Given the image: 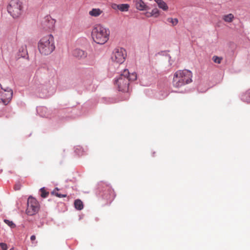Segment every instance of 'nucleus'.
Wrapping results in <instances>:
<instances>
[{"mask_svg": "<svg viewBox=\"0 0 250 250\" xmlns=\"http://www.w3.org/2000/svg\"><path fill=\"white\" fill-rule=\"evenodd\" d=\"M192 73L188 70H178L174 74L173 85L176 88L181 87L192 82Z\"/></svg>", "mask_w": 250, "mask_h": 250, "instance_id": "f257e3e1", "label": "nucleus"}, {"mask_svg": "<svg viewBox=\"0 0 250 250\" xmlns=\"http://www.w3.org/2000/svg\"><path fill=\"white\" fill-rule=\"evenodd\" d=\"M109 35V30L101 24H96L91 32L93 41L101 44H104L108 40Z\"/></svg>", "mask_w": 250, "mask_h": 250, "instance_id": "f03ea898", "label": "nucleus"}, {"mask_svg": "<svg viewBox=\"0 0 250 250\" xmlns=\"http://www.w3.org/2000/svg\"><path fill=\"white\" fill-rule=\"evenodd\" d=\"M55 48L54 37L51 34L42 37L38 42V49L42 54L44 55L50 54Z\"/></svg>", "mask_w": 250, "mask_h": 250, "instance_id": "7ed1b4c3", "label": "nucleus"}, {"mask_svg": "<svg viewBox=\"0 0 250 250\" xmlns=\"http://www.w3.org/2000/svg\"><path fill=\"white\" fill-rule=\"evenodd\" d=\"M7 11L14 19L19 18L22 12V3L19 0H12L7 6Z\"/></svg>", "mask_w": 250, "mask_h": 250, "instance_id": "20e7f679", "label": "nucleus"}, {"mask_svg": "<svg viewBox=\"0 0 250 250\" xmlns=\"http://www.w3.org/2000/svg\"><path fill=\"white\" fill-rule=\"evenodd\" d=\"M129 71L127 69H125L123 74L119 78L115 80V84L118 87V90L123 92H127L128 90L129 82L126 78Z\"/></svg>", "mask_w": 250, "mask_h": 250, "instance_id": "39448f33", "label": "nucleus"}, {"mask_svg": "<svg viewBox=\"0 0 250 250\" xmlns=\"http://www.w3.org/2000/svg\"><path fill=\"white\" fill-rule=\"evenodd\" d=\"M40 209V205L37 200L30 196L27 200V207L26 213L29 215H33L38 212Z\"/></svg>", "mask_w": 250, "mask_h": 250, "instance_id": "423d86ee", "label": "nucleus"}, {"mask_svg": "<svg viewBox=\"0 0 250 250\" xmlns=\"http://www.w3.org/2000/svg\"><path fill=\"white\" fill-rule=\"evenodd\" d=\"M13 91L11 88H3L0 83V103L7 105L12 99Z\"/></svg>", "mask_w": 250, "mask_h": 250, "instance_id": "0eeeda50", "label": "nucleus"}, {"mask_svg": "<svg viewBox=\"0 0 250 250\" xmlns=\"http://www.w3.org/2000/svg\"><path fill=\"white\" fill-rule=\"evenodd\" d=\"M126 54L125 50L122 48H117L113 51L112 56V61L119 64H122L125 60Z\"/></svg>", "mask_w": 250, "mask_h": 250, "instance_id": "6e6552de", "label": "nucleus"}, {"mask_svg": "<svg viewBox=\"0 0 250 250\" xmlns=\"http://www.w3.org/2000/svg\"><path fill=\"white\" fill-rule=\"evenodd\" d=\"M111 6L114 10H119L122 12H126L129 8V5L128 4H117L116 3H112Z\"/></svg>", "mask_w": 250, "mask_h": 250, "instance_id": "1a4fd4ad", "label": "nucleus"}, {"mask_svg": "<svg viewBox=\"0 0 250 250\" xmlns=\"http://www.w3.org/2000/svg\"><path fill=\"white\" fill-rule=\"evenodd\" d=\"M134 1L136 8L139 10H146L149 9L142 0H134Z\"/></svg>", "mask_w": 250, "mask_h": 250, "instance_id": "9d476101", "label": "nucleus"}, {"mask_svg": "<svg viewBox=\"0 0 250 250\" xmlns=\"http://www.w3.org/2000/svg\"><path fill=\"white\" fill-rule=\"evenodd\" d=\"M72 55L74 57L77 58H84L86 57V54L84 51L80 49H75L72 52Z\"/></svg>", "mask_w": 250, "mask_h": 250, "instance_id": "9b49d317", "label": "nucleus"}, {"mask_svg": "<svg viewBox=\"0 0 250 250\" xmlns=\"http://www.w3.org/2000/svg\"><path fill=\"white\" fill-rule=\"evenodd\" d=\"M157 3L158 7L164 11H167L168 7L163 0H154Z\"/></svg>", "mask_w": 250, "mask_h": 250, "instance_id": "f8f14e48", "label": "nucleus"}, {"mask_svg": "<svg viewBox=\"0 0 250 250\" xmlns=\"http://www.w3.org/2000/svg\"><path fill=\"white\" fill-rule=\"evenodd\" d=\"M103 13V11L99 8H93L89 12V14L92 17H98Z\"/></svg>", "mask_w": 250, "mask_h": 250, "instance_id": "ddd939ff", "label": "nucleus"}, {"mask_svg": "<svg viewBox=\"0 0 250 250\" xmlns=\"http://www.w3.org/2000/svg\"><path fill=\"white\" fill-rule=\"evenodd\" d=\"M234 19V17L232 14H229L225 15L223 16L222 19L226 22H231Z\"/></svg>", "mask_w": 250, "mask_h": 250, "instance_id": "4468645a", "label": "nucleus"}, {"mask_svg": "<svg viewBox=\"0 0 250 250\" xmlns=\"http://www.w3.org/2000/svg\"><path fill=\"white\" fill-rule=\"evenodd\" d=\"M74 206L78 210H82L83 208V202L80 199H77L75 201Z\"/></svg>", "mask_w": 250, "mask_h": 250, "instance_id": "2eb2a0df", "label": "nucleus"}, {"mask_svg": "<svg viewBox=\"0 0 250 250\" xmlns=\"http://www.w3.org/2000/svg\"><path fill=\"white\" fill-rule=\"evenodd\" d=\"M167 21L170 23L171 25L174 26L178 23V20L177 18H168L167 20Z\"/></svg>", "mask_w": 250, "mask_h": 250, "instance_id": "dca6fc26", "label": "nucleus"}, {"mask_svg": "<svg viewBox=\"0 0 250 250\" xmlns=\"http://www.w3.org/2000/svg\"><path fill=\"white\" fill-rule=\"evenodd\" d=\"M126 78L129 81H133L137 79V75L135 73H132L130 74L129 73L128 75L126 76Z\"/></svg>", "mask_w": 250, "mask_h": 250, "instance_id": "f3484780", "label": "nucleus"}, {"mask_svg": "<svg viewBox=\"0 0 250 250\" xmlns=\"http://www.w3.org/2000/svg\"><path fill=\"white\" fill-rule=\"evenodd\" d=\"M160 15V12L157 8L153 9L151 12L149 13V15L148 16H154L155 18L158 17Z\"/></svg>", "mask_w": 250, "mask_h": 250, "instance_id": "a211bd4d", "label": "nucleus"}, {"mask_svg": "<svg viewBox=\"0 0 250 250\" xmlns=\"http://www.w3.org/2000/svg\"><path fill=\"white\" fill-rule=\"evenodd\" d=\"M244 101L250 103V89L249 90L243 97Z\"/></svg>", "mask_w": 250, "mask_h": 250, "instance_id": "6ab92c4d", "label": "nucleus"}, {"mask_svg": "<svg viewBox=\"0 0 250 250\" xmlns=\"http://www.w3.org/2000/svg\"><path fill=\"white\" fill-rule=\"evenodd\" d=\"M41 196L43 198H46L48 196L49 192L46 191L44 188H42L40 189Z\"/></svg>", "mask_w": 250, "mask_h": 250, "instance_id": "aec40b11", "label": "nucleus"}, {"mask_svg": "<svg viewBox=\"0 0 250 250\" xmlns=\"http://www.w3.org/2000/svg\"><path fill=\"white\" fill-rule=\"evenodd\" d=\"M4 222L11 228H14L16 227V225L12 221L5 219Z\"/></svg>", "mask_w": 250, "mask_h": 250, "instance_id": "412c9836", "label": "nucleus"}, {"mask_svg": "<svg viewBox=\"0 0 250 250\" xmlns=\"http://www.w3.org/2000/svg\"><path fill=\"white\" fill-rule=\"evenodd\" d=\"M222 60V58L219 57L218 56H214L212 57V60L213 62L218 64L221 63Z\"/></svg>", "mask_w": 250, "mask_h": 250, "instance_id": "4be33fe9", "label": "nucleus"}, {"mask_svg": "<svg viewBox=\"0 0 250 250\" xmlns=\"http://www.w3.org/2000/svg\"><path fill=\"white\" fill-rule=\"evenodd\" d=\"M0 247H1L2 250H7V246L5 243H0Z\"/></svg>", "mask_w": 250, "mask_h": 250, "instance_id": "5701e85b", "label": "nucleus"}, {"mask_svg": "<svg viewBox=\"0 0 250 250\" xmlns=\"http://www.w3.org/2000/svg\"><path fill=\"white\" fill-rule=\"evenodd\" d=\"M21 184L20 183H18L15 185L14 189L16 190H20L21 188Z\"/></svg>", "mask_w": 250, "mask_h": 250, "instance_id": "b1692460", "label": "nucleus"}, {"mask_svg": "<svg viewBox=\"0 0 250 250\" xmlns=\"http://www.w3.org/2000/svg\"><path fill=\"white\" fill-rule=\"evenodd\" d=\"M55 194L58 197H65L66 196L65 195H62V194H59L58 193H56Z\"/></svg>", "mask_w": 250, "mask_h": 250, "instance_id": "393cba45", "label": "nucleus"}, {"mask_svg": "<svg viewBox=\"0 0 250 250\" xmlns=\"http://www.w3.org/2000/svg\"><path fill=\"white\" fill-rule=\"evenodd\" d=\"M30 239L31 241H34L36 239V236L35 235H32L30 237Z\"/></svg>", "mask_w": 250, "mask_h": 250, "instance_id": "a878e982", "label": "nucleus"}, {"mask_svg": "<svg viewBox=\"0 0 250 250\" xmlns=\"http://www.w3.org/2000/svg\"><path fill=\"white\" fill-rule=\"evenodd\" d=\"M51 23L52 24V27H53L55 21L54 20H51Z\"/></svg>", "mask_w": 250, "mask_h": 250, "instance_id": "bb28decb", "label": "nucleus"}, {"mask_svg": "<svg viewBox=\"0 0 250 250\" xmlns=\"http://www.w3.org/2000/svg\"><path fill=\"white\" fill-rule=\"evenodd\" d=\"M22 52H23V55H25V54H26V49H25V50H24V51H22Z\"/></svg>", "mask_w": 250, "mask_h": 250, "instance_id": "cd10ccee", "label": "nucleus"}, {"mask_svg": "<svg viewBox=\"0 0 250 250\" xmlns=\"http://www.w3.org/2000/svg\"><path fill=\"white\" fill-rule=\"evenodd\" d=\"M10 250H15L14 248H12Z\"/></svg>", "mask_w": 250, "mask_h": 250, "instance_id": "c85d7f7f", "label": "nucleus"}]
</instances>
